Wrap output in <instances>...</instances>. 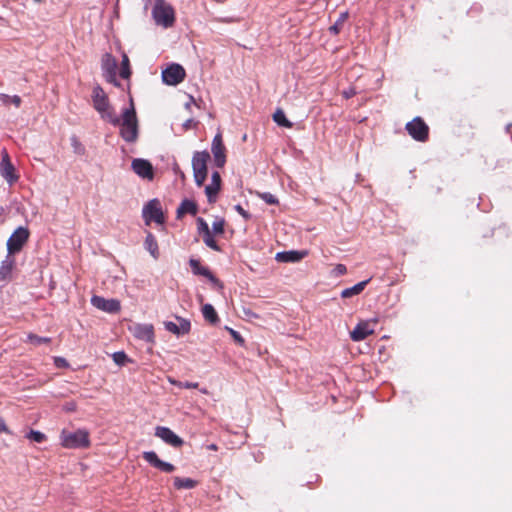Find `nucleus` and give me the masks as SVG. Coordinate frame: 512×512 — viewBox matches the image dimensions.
<instances>
[{
    "label": "nucleus",
    "mask_w": 512,
    "mask_h": 512,
    "mask_svg": "<svg viewBox=\"0 0 512 512\" xmlns=\"http://www.w3.org/2000/svg\"><path fill=\"white\" fill-rule=\"evenodd\" d=\"M120 136L128 143H135L139 136V124L133 100L130 99V106L125 108L119 118Z\"/></svg>",
    "instance_id": "f257e3e1"
},
{
    "label": "nucleus",
    "mask_w": 512,
    "mask_h": 512,
    "mask_svg": "<svg viewBox=\"0 0 512 512\" xmlns=\"http://www.w3.org/2000/svg\"><path fill=\"white\" fill-rule=\"evenodd\" d=\"M92 103L94 109L99 113L101 119L109 122L113 126L119 124V117L110 105L109 99L103 88L97 84L92 91Z\"/></svg>",
    "instance_id": "f03ea898"
},
{
    "label": "nucleus",
    "mask_w": 512,
    "mask_h": 512,
    "mask_svg": "<svg viewBox=\"0 0 512 512\" xmlns=\"http://www.w3.org/2000/svg\"><path fill=\"white\" fill-rule=\"evenodd\" d=\"M61 445L67 449H83L90 446L89 433L86 430L79 429L75 432L62 430Z\"/></svg>",
    "instance_id": "7ed1b4c3"
},
{
    "label": "nucleus",
    "mask_w": 512,
    "mask_h": 512,
    "mask_svg": "<svg viewBox=\"0 0 512 512\" xmlns=\"http://www.w3.org/2000/svg\"><path fill=\"white\" fill-rule=\"evenodd\" d=\"M152 15L157 24L164 26L165 28L173 26L175 22V13L173 7L166 3L165 0H156Z\"/></svg>",
    "instance_id": "20e7f679"
},
{
    "label": "nucleus",
    "mask_w": 512,
    "mask_h": 512,
    "mask_svg": "<svg viewBox=\"0 0 512 512\" xmlns=\"http://www.w3.org/2000/svg\"><path fill=\"white\" fill-rule=\"evenodd\" d=\"M210 155L207 151H197L192 157V169L197 186H202L207 178V161Z\"/></svg>",
    "instance_id": "39448f33"
},
{
    "label": "nucleus",
    "mask_w": 512,
    "mask_h": 512,
    "mask_svg": "<svg viewBox=\"0 0 512 512\" xmlns=\"http://www.w3.org/2000/svg\"><path fill=\"white\" fill-rule=\"evenodd\" d=\"M30 232L26 227H18L7 240V252L14 255L20 252L29 239Z\"/></svg>",
    "instance_id": "423d86ee"
},
{
    "label": "nucleus",
    "mask_w": 512,
    "mask_h": 512,
    "mask_svg": "<svg viewBox=\"0 0 512 512\" xmlns=\"http://www.w3.org/2000/svg\"><path fill=\"white\" fill-rule=\"evenodd\" d=\"M408 134L416 141L425 142L429 137V127L421 117H415L406 124Z\"/></svg>",
    "instance_id": "0eeeda50"
},
{
    "label": "nucleus",
    "mask_w": 512,
    "mask_h": 512,
    "mask_svg": "<svg viewBox=\"0 0 512 512\" xmlns=\"http://www.w3.org/2000/svg\"><path fill=\"white\" fill-rule=\"evenodd\" d=\"M101 69L107 82L120 86L116 77L117 60L110 53H105L101 60Z\"/></svg>",
    "instance_id": "6e6552de"
},
{
    "label": "nucleus",
    "mask_w": 512,
    "mask_h": 512,
    "mask_svg": "<svg viewBox=\"0 0 512 512\" xmlns=\"http://www.w3.org/2000/svg\"><path fill=\"white\" fill-rule=\"evenodd\" d=\"M186 76L185 69L180 65L173 63L162 71V81L170 86L181 83Z\"/></svg>",
    "instance_id": "1a4fd4ad"
},
{
    "label": "nucleus",
    "mask_w": 512,
    "mask_h": 512,
    "mask_svg": "<svg viewBox=\"0 0 512 512\" xmlns=\"http://www.w3.org/2000/svg\"><path fill=\"white\" fill-rule=\"evenodd\" d=\"M143 217L148 225L150 221L157 224H163L165 221L164 214L157 199L150 200L143 208Z\"/></svg>",
    "instance_id": "9d476101"
},
{
    "label": "nucleus",
    "mask_w": 512,
    "mask_h": 512,
    "mask_svg": "<svg viewBox=\"0 0 512 512\" xmlns=\"http://www.w3.org/2000/svg\"><path fill=\"white\" fill-rule=\"evenodd\" d=\"M0 174L9 185H13L19 179V175L16 173L15 167L12 164L10 157L5 149L2 151Z\"/></svg>",
    "instance_id": "9b49d317"
},
{
    "label": "nucleus",
    "mask_w": 512,
    "mask_h": 512,
    "mask_svg": "<svg viewBox=\"0 0 512 512\" xmlns=\"http://www.w3.org/2000/svg\"><path fill=\"white\" fill-rule=\"evenodd\" d=\"M211 151L214 157V163L218 168H222L226 163L225 146L223 144L222 135L216 134L212 140Z\"/></svg>",
    "instance_id": "f8f14e48"
},
{
    "label": "nucleus",
    "mask_w": 512,
    "mask_h": 512,
    "mask_svg": "<svg viewBox=\"0 0 512 512\" xmlns=\"http://www.w3.org/2000/svg\"><path fill=\"white\" fill-rule=\"evenodd\" d=\"M155 436L162 439L166 444L179 448L184 444L182 438L176 435L170 428L164 426H157L155 428Z\"/></svg>",
    "instance_id": "ddd939ff"
},
{
    "label": "nucleus",
    "mask_w": 512,
    "mask_h": 512,
    "mask_svg": "<svg viewBox=\"0 0 512 512\" xmlns=\"http://www.w3.org/2000/svg\"><path fill=\"white\" fill-rule=\"evenodd\" d=\"M131 168L134 171L135 174H137L139 177L144 179H153L154 177V171L152 164L142 158H135L132 160Z\"/></svg>",
    "instance_id": "4468645a"
},
{
    "label": "nucleus",
    "mask_w": 512,
    "mask_h": 512,
    "mask_svg": "<svg viewBox=\"0 0 512 512\" xmlns=\"http://www.w3.org/2000/svg\"><path fill=\"white\" fill-rule=\"evenodd\" d=\"M91 304L97 309L108 313H117L121 309L120 302L118 300L105 299L97 295L92 296Z\"/></svg>",
    "instance_id": "2eb2a0df"
},
{
    "label": "nucleus",
    "mask_w": 512,
    "mask_h": 512,
    "mask_svg": "<svg viewBox=\"0 0 512 512\" xmlns=\"http://www.w3.org/2000/svg\"><path fill=\"white\" fill-rule=\"evenodd\" d=\"M143 458L154 468L166 472L171 473L175 470V466L171 463L165 462L161 460L156 452L154 451H145L143 452Z\"/></svg>",
    "instance_id": "dca6fc26"
},
{
    "label": "nucleus",
    "mask_w": 512,
    "mask_h": 512,
    "mask_svg": "<svg viewBox=\"0 0 512 512\" xmlns=\"http://www.w3.org/2000/svg\"><path fill=\"white\" fill-rule=\"evenodd\" d=\"M189 265L194 275L206 277L213 284L222 287V284L219 281V279L213 275V273L210 271L208 267L202 266L200 260L191 258L189 260Z\"/></svg>",
    "instance_id": "f3484780"
},
{
    "label": "nucleus",
    "mask_w": 512,
    "mask_h": 512,
    "mask_svg": "<svg viewBox=\"0 0 512 512\" xmlns=\"http://www.w3.org/2000/svg\"><path fill=\"white\" fill-rule=\"evenodd\" d=\"M133 336L149 343L154 342V327L152 324H135L131 329Z\"/></svg>",
    "instance_id": "a211bd4d"
},
{
    "label": "nucleus",
    "mask_w": 512,
    "mask_h": 512,
    "mask_svg": "<svg viewBox=\"0 0 512 512\" xmlns=\"http://www.w3.org/2000/svg\"><path fill=\"white\" fill-rule=\"evenodd\" d=\"M221 189V176L218 171H214L211 176V183L205 187V193L209 203H215L217 194Z\"/></svg>",
    "instance_id": "6ab92c4d"
},
{
    "label": "nucleus",
    "mask_w": 512,
    "mask_h": 512,
    "mask_svg": "<svg viewBox=\"0 0 512 512\" xmlns=\"http://www.w3.org/2000/svg\"><path fill=\"white\" fill-rule=\"evenodd\" d=\"M307 251H283L276 254V260L278 262L285 263H296L302 260L306 255Z\"/></svg>",
    "instance_id": "aec40b11"
},
{
    "label": "nucleus",
    "mask_w": 512,
    "mask_h": 512,
    "mask_svg": "<svg viewBox=\"0 0 512 512\" xmlns=\"http://www.w3.org/2000/svg\"><path fill=\"white\" fill-rule=\"evenodd\" d=\"M374 330L370 328L368 322H360L356 325V327L351 331L350 337L353 341H362L367 338L369 335L373 334Z\"/></svg>",
    "instance_id": "412c9836"
},
{
    "label": "nucleus",
    "mask_w": 512,
    "mask_h": 512,
    "mask_svg": "<svg viewBox=\"0 0 512 512\" xmlns=\"http://www.w3.org/2000/svg\"><path fill=\"white\" fill-rule=\"evenodd\" d=\"M15 264L16 262L13 255L7 253L5 259L1 262L0 265V281H6L11 278Z\"/></svg>",
    "instance_id": "4be33fe9"
},
{
    "label": "nucleus",
    "mask_w": 512,
    "mask_h": 512,
    "mask_svg": "<svg viewBox=\"0 0 512 512\" xmlns=\"http://www.w3.org/2000/svg\"><path fill=\"white\" fill-rule=\"evenodd\" d=\"M198 212V206L196 204V202H194L193 200H189V199H184L179 207L177 208V211H176V215H177V219H180L183 217L184 214H191L193 216H195Z\"/></svg>",
    "instance_id": "5701e85b"
},
{
    "label": "nucleus",
    "mask_w": 512,
    "mask_h": 512,
    "mask_svg": "<svg viewBox=\"0 0 512 512\" xmlns=\"http://www.w3.org/2000/svg\"><path fill=\"white\" fill-rule=\"evenodd\" d=\"M145 249L151 254L154 259H158L159 257V248L158 243L155 236L151 232H147L145 242Z\"/></svg>",
    "instance_id": "b1692460"
},
{
    "label": "nucleus",
    "mask_w": 512,
    "mask_h": 512,
    "mask_svg": "<svg viewBox=\"0 0 512 512\" xmlns=\"http://www.w3.org/2000/svg\"><path fill=\"white\" fill-rule=\"evenodd\" d=\"M371 278L361 281L357 284H355L352 287L346 288L341 292L342 298H350L355 295H359L367 286V284L370 282Z\"/></svg>",
    "instance_id": "393cba45"
},
{
    "label": "nucleus",
    "mask_w": 512,
    "mask_h": 512,
    "mask_svg": "<svg viewBox=\"0 0 512 512\" xmlns=\"http://www.w3.org/2000/svg\"><path fill=\"white\" fill-rule=\"evenodd\" d=\"M202 314L204 319L211 325H217L220 322L218 314L211 304L203 305Z\"/></svg>",
    "instance_id": "a878e982"
},
{
    "label": "nucleus",
    "mask_w": 512,
    "mask_h": 512,
    "mask_svg": "<svg viewBox=\"0 0 512 512\" xmlns=\"http://www.w3.org/2000/svg\"><path fill=\"white\" fill-rule=\"evenodd\" d=\"M197 486V481L191 478L174 477V487L180 489H193Z\"/></svg>",
    "instance_id": "bb28decb"
},
{
    "label": "nucleus",
    "mask_w": 512,
    "mask_h": 512,
    "mask_svg": "<svg viewBox=\"0 0 512 512\" xmlns=\"http://www.w3.org/2000/svg\"><path fill=\"white\" fill-rule=\"evenodd\" d=\"M347 19H348V12L347 11L340 13V15H339L338 19L336 20V22L332 26H330V28H329L330 33L333 34V35L339 34L340 31L342 30L343 25H344V23L346 22Z\"/></svg>",
    "instance_id": "cd10ccee"
},
{
    "label": "nucleus",
    "mask_w": 512,
    "mask_h": 512,
    "mask_svg": "<svg viewBox=\"0 0 512 512\" xmlns=\"http://www.w3.org/2000/svg\"><path fill=\"white\" fill-rule=\"evenodd\" d=\"M273 120L282 127L291 128L292 123L286 118V115L283 110L277 109L273 114Z\"/></svg>",
    "instance_id": "c85d7f7f"
},
{
    "label": "nucleus",
    "mask_w": 512,
    "mask_h": 512,
    "mask_svg": "<svg viewBox=\"0 0 512 512\" xmlns=\"http://www.w3.org/2000/svg\"><path fill=\"white\" fill-rule=\"evenodd\" d=\"M120 76L123 79H128L131 76V69H130V64H129V58H128V56L126 54H123V56H122Z\"/></svg>",
    "instance_id": "c756f323"
},
{
    "label": "nucleus",
    "mask_w": 512,
    "mask_h": 512,
    "mask_svg": "<svg viewBox=\"0 0 512 512\" xmlns=\"http://www.w3.org/2000/svg\"><path fill=\"white\" fill-rule=\"evenodd\" d=\"M202 237H203V242L205 243V245L207 247H209L210 249L217 251V252L221 251V247L215 241L211 231L209 233L204 234Z\"/></svg>",
    "instance_id": "7c9ffc66"
},
{
    "label": "nucleus",
    "mask_w": 512,
    "mask_h": 512,
    "mask_svg": "<svg viewBox=\"0 0 512 512\" xmlns=\"http://www.w3.org/2000/svg\"><path fill=\"white\" fill-rule=\"evenodd\" d=\"M27 341L35 346H39L41 344H47L51 342V338L49 337H42L38 336L36 334L30 333L27 336Z\"/></svg>",
    "instance_id": "2f4dec72"
},
{
    "label": "nucleus",
    "mask_w": 512,
    "mask_h": 512,
    "mask_svg": "<svg viewBox=\"0 0 512 512\" xmlns=\"http://www.w3.org/2000/svg\"><path fill=\"white\" fill-rule=\"evenodd\" d=\"M168 381L172 385H175L179 388H185V389H196L199 386V384L197 382H188V381L181 382L172 377H168Z\"/></svg>",
    "instance_id": "473e14b6"
},
{
    "label": "nucleus",
    "mask_w": 512,
    "mask_h": 512,
    "mask_svg": "<svg viewBox=\"0 0 512 512\" xmlns=\"http://www.w3.org/2000/svg\"><path fill=\"white\" fill-rule=\"evenodd\" d=\"M70 143H71V146H72L73 151H74L75 154H78V155H84L85 154V151H86L85 147L80 142V140L78 139L77 136H75V135L71 136Z\"/></svg>",
    "instance_id": "72a5a7b5"
},
{
    "label": "nucleus",
    "mask_w": 512,
    "mask_h": 512,
    "mask_svg": "<svg viewBox=\"0 0 512 512\" xmlns=\"http://www.w3.org/2000/svg\"><path fill=\"white\" fill-rule=\"evenodd\" d=\"M113 361L119 366H124L131 360L124 351H117L112 354Z\"/></svg>",
    "instance_id": "f704fd0d"
},
{
    "label": "nucleus",
    "mask_w": 512,
    "mask_h": 512,
    "mask_svg": "<svg viewBox=\"0 0 512 512\" xmlns=\"http://www.w3.org/2000/svg\"><path fill=\"white\" fill-rule=\"evenodd\" d=\"M0 100L3 104L8 105L9 103L14 104L16 107H19L21 105V98L18 95L9 96L7 94H0Z\"/></svg>",
    "instance_id": "c9c22d12"
},
{
    "label": "nucleus",
    "mask_w": 512,
    "mask_h": 512,
    "mask_svg": "<svg viewBox=\"0 0 512 512\" xmlns=\"http://www.w3.org/2000/svg\"><path fill=\"white\" fill-rule=\"evenodd\" d=\"M175 318L179 322V324H177V325L180 328V332H182L183 335L188 334L190 332V330H191V322H190V320H188L186 318H183V317H180V316H176Z\"/></svg>",
    "instance_id": "e433bc0d"
},
{
    "label": "nucleus",
    "mask_w": 512,
    "mask_h": 512,
    "mask_svg": "<svg viewBox=\"0 0 512 512\" xmlns=\"http://www.w3.org/2000/svg\"><path fill=\"white\" fill-rule=\"evenodd\" d=\"M27 438L34 442L42 443L46 440V435L40 431L30 430L27 434Z\"/></svg>",
    "instance_id": "4c0bfd02"
},
{
    "label": "nucleus",
    "mask_w": 512,
    "mask_h": 512,
    "mask_svg": "<svg viewBox=\"0 0 512 512\" xmlns=\"http://www.w3.org/2000/svg\"><path fill=\"white\" fill-rule=\"evenodd\" d=\"M225 228V219L224 218H216V220L212 224V230L215 234H223Z\"/></svg>",
    "instance_id": "58836bf2"
},
{
    "label": "nucleus",
    "mask_w": 512,
    "mask_h": 512,
    "mask_svg": "<svg viewBox=\"0 0 512 512\" xmlns=\"http://www.w3.org/2000/svg\"><path fill=\"white\" fill-rule=\"evenodd\" d=\"M196 223H197V231L200 235L203 236L204 234L210 232L207 222L202 217H198Z\"/></svg>",
    "instance_id": "ea45409f"
},
{
    "label": "nucleus",
    "mask_w": 512,
    "mask_h": 512,
    "mask_svg": "<svg viewBox=\"0 0 512 512\" xmlns=\"http://www.w3.org/2000/svg\"><path fill=\"white\" fill-rule=\"evenodd\" d=\"M164 327H165V329L168 332H170L172 334H175L176 336H182L183 335L182 332H180L179 326L176 323L172 322V321H165L164 322Z\"/></svg>",
    "instance_id": "a19ab883"
},
{
    "label": "nucleus",
    "mask_w": 512,
    "mask_h": 512,
    "mask_svg": "<svg viewBox=\"0 0 512 512\" xmlns=\"http://www.w3.org/2000/svg\"><path fill=\"white\" fill-rule=\"evenodd\" d=\"M226 329L228 330V332L230 333V335L232 336L233 340L240 346H244L245 344V340L244 338L241 336V334L232 329V328H229V327H226Z\"/></svg>",
    "instance_id": "79ce46f5"
},
{
    "label": "nucleus",
    "mask_w": 512,
    "mask_h": 512,
    "mask_svg": "<svg viewBox=\"0 0 512 512\" xmlns=\"http://www.w3.org/2000/svg\"><path fill=\"white\" fill-rule=\"evenodd\" d=\"M261 199L265 201L267 204L275 205L278 204V199L269 192H264L260 195Z\"/></svg>",
    "instance_id": "37998d69"
},
{
    "label": "nucleus",
    "mask_w": 512,
    "mask_h": 512,
    "mask_svg": "<svg viewBox=\"0 0 512 512\" xmlns=\"http://www.w3.org/2000/svg\"><path fill=\"white\" fill-rule=\"evenodd\" d=\"M346 272H347V268L344 264H337L332 271L333 275L336 277L342 276V275L346 274Z\"/></svg>",
    "instance_id": "c03bdc74"
},
{
    "label": "nucleus",
    "mask_w": 512,
    "mask_h": 512,
    "mask_svg": "<svg viewBox=\"0 0 512 512\" xmlns=\"http://www.w3.org/2000/svg\"><path fill=\"white\" fill-rule=\"evenodd\" d=\"M54 364L58 368H68L69 367L68 361L63 357H54Z\"/></svg>",
    "instance_id": "a18cd8bd"
},
{
    "label": "nucleus",
    "mask_w": 512,
    "mask_h": 512,
    "mask_svg": "<svg viewBox=\"0 0 512 512\" xmlns=\"http://www.w3.org/2000/svg\"><path fill=\"white\" fill-rule=\"evenodd\" d=\"M234 208L245 220L251 219V214L246 211L240 204H237Z\"/></svg>",
    "instance_id": "49530a36"
},
{
    "label": "nucleus",
    "mask_w": 512,
    "mask_h": 512,
    "mask_svg": "<svg viewBox=\"0 0 512 512\" xmlns=\"http://www.w3.org/2000/svg\"><path fill=\"white\" fill-rule=\"evenodd\" d=\"M197 125V122H195L193 119H187L184 123H183V129L185 131L195 127Z\"/></svg>",
    "instance_id": "de8ad7c7"
},
{
    "label": "nucleus",
    "mask_w": 512,
    "mask_h": 512,
    "mask_svg": "<svg viewBox=\"0 0 512 512\" xmlns=\"http://www.w3.org/2000/svg\"><path fill=\"white\" fill-rule=\"evenodd\" d=\"M355 94H356V91L354 89H352V88L349 89V90L343 91V96L346 99H349V98L353 97Z\"/></svg>",
    "instance_id": "09e8293b"
},
{
    "label": "nucleus",
    "mask_w": 512,
    "mask_h": 512,
    "mask_svg": "<svg viewBox=\"0 0 512 512\" xmlns=\"http://www.w3.org/2000/svg\"><path fill=\"white\" fill-rule=\"evenodd\" d=\"M7 426L5 424V421L2 417H0V432H7Z\"/></svg>",
    "instance_id": "8fccbe9b"
},
{
    "label": "nucleus",
    "mask_w": 512,
    "mask_h": 512,
    "mask_svg": "<svg viewBox=\"0 0 512 512\" xmlns=\"http://www.w3.org/2000/svg\"><path fill=\"white\" fill-rule=\"evenodd\" d=\"M207 449L216 451V450H218V446L214 443H211V444L207 445Z\"/></svg>",
    "instance_id": "3c124183"
},
{
    "label": "nucleus",
    "mask_w": 512,
    "mask_h": 512,
    "mask_svg": "<svg viewBox=\"0 0 512 512\" xmlns=\"http://www.w3.org/2000/svg\"><path fill=\"white\" fill-rule=\"evenodd\" d=\"M245 313H246V315H253V316H256V315H255L254 313H252L251 311H247V312H245Z\"/></svg>",
    "instance_id": "603ef678"
},
{
    "label": "nucleus",
    "mask_w": 512,
    "mask_h": 512,
    "mask_svg": "<svg viewBox=\"0 0 512 512\" xmlns=\"http://www.w3.org/2000/svg\"><path fill=\"white\" fill-rule=\"evenodd\" d=\"M36 3H41L43 0H34Z\"/></svg>",
    "instance_id": "864d4df0"
},
{
    "label": "nucleus",
    "mask_w": 512,
    "mask_h": 512,
    "mask_svg": "<svg viewBox=\"0 0 512 512\" xmlns=\"http://www.w3.org/2000/svg\"><path fill=\"white\" fill-rule=\"evenodd\" d=\"M190 101L191 102H195V100H194V98L192 96L190 97Z\"/></svg>",
    "instance_id": "5fc2aeb1"
}]
</instances>
